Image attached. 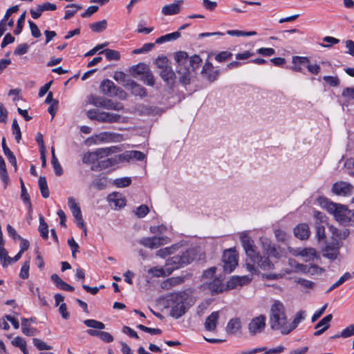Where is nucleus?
I'll list each match as a JSON object with an SVG mask.
<instances>
[{"mask_svg": "<svg viewBox=\"0 0 354 354\" xmlns=\"http://www.w3.org/2000/svg\"><path fill=\"white\" fill-rule=\"evenodd\" d=\"M118 149V148L114 146L111 147L100 148L93 152L95 154L97 159L99 160L108 156L109 154L116 153Z\"/></svg>", "mask_w": 354, "mask_h": 354, "instance_id": "nucleus-27", "label": "nucleus"}, {"mask_svg": "<svg viewBox=\"0 0 354 354\" xmlns=\"http://www.w3.org/2000/svg\"><path fill=\"white\" fill-rule=\"evenodd\" d=\"M241 328V322L239 318L231 319L225 328L229 335H235Z\"/></svg>", "mask_w": 354, "mask_h": 354, "instance_id": "nucleus-25", "label": "nucleus"}, {"mask_svg": "<svg viewBox=\"0 0 354 354\" xmlns=\"http://www.w3.org/2000/svg\"><path fill=\"white\" fill-rule=\"evenodd\" d=\"M193 273L191 271H185L178 276V284L192 280Z\"/></svg>", "mask_w": 354, "mask_h": 354, "instance_id": "nucleus-54", "label": "nucleus"}, {"mask_svg": "<svg viewBox=\"0 0 354 354\" xmlns=\"http://www.w3.org/2000/svg\"><path fill=\"white\" fill-rule=\"evenodd\" d=\"M11 343L14 346L19 348L24 354H28V351L26 349V342L24 338L19 336L16 337L12 340Z\"/></svg>", "mask_w": 354, "mask_h": 354, "instance_id": "nucleus-36", "label": "nucleus"}, {"mask_svg": "<svg viewBox=\"0 0 354 354\" xmlns=\"http://www.w3.org/2000/svg\"><path fill=\"white\" fill-rule=\"evenodd\" d=\"M242 246L246 254L245 267L251 274H259V269L262 270H270L274 269V264L268 257H262L256 251V245L254 241L247 234L241 235Z\"/></svg>", "mask_w": 354, "mask_h": 354, "instance_id": "nucleus-1", "label": "nucleus"}, {"mask_svg": "<svg viewBox=\"0 0 354 354\" xmlns=\"http://www.w3.org/2000/svg\"><path fill=\"white\" fill-rule=\"evenodd\" d=\"M51 163H52L53 167L54 169L55 174L58 176L62 175L63 169H62L57 157H54V158H52Z\"/></svg>", "mask_w": 354, "mask_h": 354, "instance_id": "nucleus-57", "label": "nucleus"}, {"mask_svg": "<svg viewBox=\"0 0 354 354\" xmlns=\"http://www.w3.org/2000/svg\"><path fill=\"white\" fill-rule=\"evenodd\" d=\"M292 62L294 66L291 67V69L295 72L301 73L303 67H306V64H309V58L307 57L293 56Z\"/></svg>", "mask_w": 354, "mask_h": 354, "instance_id": "nucleus-23", "label": "nucleus"}, {"mask_svg": "<svg viewBox=\"0 0 354 354\" xmlns=\"http://www.w3.org/2000/svg\"><path fill=\"white\" fill-rule=\"evenodd\" d=\"M202 62V59L198 55L189 57L187 53L178 51V80L184 85L190 83V73L195 71Z\"/></svg>", "mask_w": 354, "mask_h": 354, "instance_id": "nucleus-2", "label": "nucleus"}, {"mask_svg": "<svg viewBox=\"0 0 354 354\" xmlns=\"http://www.w3.org/2000/svg\"><path fill=\"white\" fill-rule=\"evenodd\" d=\"M131 183V179L129 177H124L117 178L114 180V184L118 187H128Z\"/></svg>", "mask_w": 354, "mask_h": 354, "instance_id": "nucleus-48", "label": "nucleus"}, {"mask_svg": "<svg viewBox=\"0 0 354 354\" xmlns=\"http://www.w3.org/2000/svg\"><path fill=\"white\" fill-rule=\"evenodd\" d=\"M84 323L87 327L92 328L104 329L105 328L104 323L95 319H86Z\"/></svg>", "mask_w": 354, "mask_h": 354, "instance_id": "nucleus-46", "label": "nucleus"}, {"mask_svg": "<svg viewBox=\"0 0 354 354\" xmlns=\"http://www.w3.org/2000/svg\"><path fill=\"white\" fill-rule=\"evenodd\" d=\"M68 204L70 207V209L72 212V214L75 218H79L82 216V212L80 209V207L75 202V199L73 197H69L68 199Z\"/></svg>", "mask_w": 354, "mask_h": 354, "instance_id": "nucleus-31", "label": "nucleus"}, {"mask_svg": "<svg viewBox=\"0 0 354 354\" xmlns=\"http://www.w3.org/2000/svg\"><path fill=\"white\" fill-rule=\"evenodd\" d=\"M176 250V246L175 244L172 245L171 247H166L165 248H162L157 251L156 255L165 258L168 255H170L173 253H174Z\"/></svg>", "mask_w": 354, "mask_h": 354, "instance_id": "nucleus-40", "label": "nucleus"}, {"mask_svg": "<svg viewBox=\"0 0 354 354\" xmlns=\"http://www.w3.org/2000/svg\"><path fill=\"white\" fill-rule=\"evenodd\" d=\"M323 80L326 84L333 87L338 86L340 83L339 79L337 76L326 75L323 77Z\"/></svg>", "mask_w": 354, "mask_h": 354, "instance_id": "nucleus-47", "label": "nucleus"}, {"mask_svg": "<svg viewBox=\"0 0 354 354\" xmlns=\"http://www.w3.org/2000/svg\"><path fill=\"white\" fill-rule=\"evenodd\" d=\"M29 319L27 318L21 319V331L22 333L27 336H33L35 335L37 333V330L35 328L30 327L28 322Z\"/></svg>", "mask_w": 354, "mask_h": 354, "instance_id": "nucleus-32", "label": "nucleus"}, {"mask_svg": "<svg viewBox=\"0 0 354 354\" xmlns=\"http://www.w3.org/2000/svg\"><path fill=\"white\" fill-rule=\"evenodd\" d=\"M321 205L326 209L328 213L333 214L335 219L343 225H348V218L350 211L345 205L335 203L325 197L318 199Z\"/></svg>", "mask_w": 354, "mask_h": 354, "instance_id": "nucleus-4", "label": "nucleus"}, {"mask_svg": "<svg viewBox=\"0 0 354 354\" xmlns=\"http://www.w3.org/2000/svg\"><path fill=\"white\" fill-rule=\"evenodd\" d=\"M28 24L30 26L32 35L35 38L41 37V34L37 26L32 21H28Z\"/></svg>", "mask_w": 354, "mask_h": 354, "instance_id": "nucleus-62", "label": "nucleus"}, {"mask_svg": "<svg viewBox=\"0 0 354 354\" xmlns=\"http://www.w3.org/2000/svg\"><path fill=\"white\" fill-rule=\"evenodd\" d=\"M202 286L204 288V289L208 290L212 295L221 293L225 290L221 280L217 277L214 278L212 281L208 283H203Z\"/></svg>", "mask_w": 354, "mask_h": 354, "instance_id": "nucleus-17", "label": "nucleus"}, {"mask_svg": "<svg viewBox=\"0 0 354 354\" xmlns=\"http://www.w3.org/2000/svg\"><path fill=\"white\" fill-rule=\"evenodd\" d=\"M87 117L100 122L105 123H123L125 118L113 112L100 111L98 109H91L86 113Z\"/></svg>", "mask_w": 354, "mask_h": 354, "instance_id": "nucleus-6", "label": "nucleus"}, {"mask_svg": "<svg viewBox=\"0 0 354 354\" xmlns=\"http://www.w3.org/2000/svg\"><path fill=\"white\" fill-rule=\"evenodd\" d=\"M149 212V209L147 205H142L139 206L135 211L136 215L139 218L145 217Z\"/></svg>", "mask_w": 354, "mask_h": 354, "instance_id": "nucleus-56", "label": "nucleus"}, {"mask_svg": "<svg viewBox=\"0 0 354 354\" xmlns=\"http://www.w3.org/2000/svg\"><path fill=\"white\" fill-rule=\"evenodd\" d=\"M0 259L2 262L3 267H6L12 263L11 257L8 256V252L3 246L0 247Z\"/></svg>", "mask_w": 354, "mask_h": 354, "instance_id": "nucleus-42", "label": "nucleus"}, {"mask_svg": "<svg viewBox=\"0 0 354 354\" xmlns=\"http://www.w3.org/2000/svg\"><path fill=\"white\" fill-rule=\"evenodd\" d=\"M307 272H308V273L311 275L321 274L324 272V269L317 265L313 264L309 266V268L308 269Z\"/></svg>", "mask_w": 354, "mask_h": 354, "instance_id": "nucleus-60", "label": "nucleus"}, {"mask_svg": "<svg viewBox=\"0 0 354 354\" xmlns=\"http://www.w3.org/2000/svg\"><path fill=\"white\" fill-rule=\"evenodd\" d=\"M340 244L337 239L333 240L331 243H328L323 251V256L330 261H334L339 254Z\"/></svg>", "mask_w": 354, "mask_h": 354, "instance_id": "nucleus-15", "label": "nucleus"}, {"mask_svg": "<svg viewBox=\"0 0 354 354\" xmlns=\"http://www.w3.org/2000/svg\"><path fill=\"white\" fill-rule=\"evenodd\" d=\"M127 86L131 90V93L135 96H139L143 98L147 95L146 88L134 81H131L128 83Z\"/></svg>", "mask_w": 354, "mask_h": 354, "instance_id": "nucleus-24", "label": "nucleus"}, {"mask_svg": "<svg viewBox=\"0 0 354 354\" xmlns=\"http://www.w3.org/2000/svg\"><path fill=\"white\" fill-rule=\"evenodd\" d=\"M39 225L38 227V230L40 233V236L44 240H47L48 238V225L46 223L43 216L41 214L39 215Z\"/></svg>", "mask_w": 354, "mask_h": 354, "instance_id": "nucleus-30", "label": "nucleus"}, {"mask_svg": "<svg viewBox=\"0 0 354 354\" xmlns=\"http://www.w3.org/2000/svg\"><path fill=\"white\" fill-rule=\"evenodd\" d=\"M257 52L263 56H272L275 54V50L272 48H260Z\"/></svg>", "mask_w": 354, "mask_h": 354, "instance_id": "nucleus-63", "label": "nucleus"}, {"mask_svg": "<svg viewBox=\"0 0 354 354\" xmlns=\"http://www.w3.org/2000/svg\"><path fill=\"white\" fill-rule=\"evenodd\" d=\"M91 104L97 107L103 108L108 110L122 111L124 106L121 102H113V100L104 97H94L92 98Z\"/></svg>", "mask_w": 354, "mask_h": 354, "instance_id": "nucleus-12", "label": "nucleus"}, {"mask_svg": "<svg viewBox=\"0 0 354 354\" xmlns=\"http://www.w3.org/2000/svg\"><path fill=\"white\" fill-rule=\"evenodd\" d=\"M248 279V276H234L231 278V279L227 281V288L229 289H233L237 286H242L243 283L242 282V279Z\"/></svg>", "mask_w": 354, "mask_h": 354, "instance_id": "nucleus-34", "label": "nucleus"}, {"mask_svg": "<svg viewBox=\"0 0 354 354\" xmlns=\"http://www.w3.org/2000/svg\"><path fill=\"white\" fill-rule=\"evenodd\" d=\"M299 254L305 258L306 261L313 260L317 255L316 250L314 248H304L300 250Z\"/></svg>", "mask_w": 354, "mask_h": 354, "instance_id": "nucleus-33", "label": "nucleus"}, {"mask_svg": "<svg viewBox=\"0 0 354 354\" xmlns=\"http://www.w3.org/2000/svg\"><path fill=\"white\" fill-rule=\"evenodd\" d=\"M205 259V253L201 252L198 248L193 247L184 249L178 247V269L189 265L195 259L204 262Z\"/></svg>", "mask_w": 354, "mask_h": 354, "instance_id": "nucleus-5", "label": "nucleus"}, {"mask_svg": "<svg viewBox=\"0 0 354 354\" xmlns=\"http://www.w3.org/2000/svg\"><path fill=\"white\" fill-rule=\"evenodd\" d=\"M39 187L41 191V194L42 196L45 198L49 197V190L47 185V181L46 178L44 176H40L39 178Z\"/></svg>", "mask_w": 354, "mask_h": 354, "instance_id": "nucleus-37", "label": "nucleus"}, {"mask_svg": "<svg viewBox=\"0 0 354 354\" xmlns=\"http://www.w3.org/2000/svg\"><path fill=\"white\" fill-rule=\"evenodd\" d=\"M89 26L93 32H101L106 28L107 21L106 20L103 19L102 21L91 24Z\"/></svg>", "mask_w": 354, "mask_h": 354, "instance_id": "nucleus-38", "label": "nucleus"}, {"mask_svg": "<svg viewBox=\"0 0 354 354\" xmlns=\"http://www.w3.org/2000/svg\"><path fill=\"white\" fill-rule=\"evenodd\" d=\"M66 8H74L73 10L68 9L65 11L64 19H71L78 10L82 9V6L75 3L69 4Z\"/></svg>", "mask_w": 354, "mask_h": 354, "instance_id": "nucleus-45", "label": "nucleus"}, {"mask_svg": "<svg viewBox=\"0 0 354 354\" xmlns=\"http://www.w3.org/2000/svg\"><path fill=\"white\" fill-rule=\"evenodd\" d=\"M108 201L115 208H122L126 205V200L122 194L113 192L108 196Z\"/></svg>", "mask_w": 354, "mask_h": 354, "instance_id": "nucleus-21", "label": "nucleus"}, {"mask_svg": "<svg viewBox=\"0 0 354 354\" xmlns=\"http://www.w3.org/2000/svg\"><path fill=\"white\" fill-rule=\"evenodd\" d=\"M100 53L104 54L106 58L109 61L118 60L120 57V53L118 51L109 48L102 50L100 52Z\"/></svg>", "mask_w": 354, "mask_h": 354, "instance_id": "nucleus-43", "label": "nucleus"}, {"mask_svg": "<svg viewBox=\"0 0 354 354\" xmlns=\"http://www.w3.org/2000/svg\"><path fill=\"white\" fill-rule=\"evenodd\" d=\"M304 312L302 310L299 311L293 319V321L291 322V324L289 326L286 325V328L283 329L282 331L283 335H288L290 332H292L294 329H295L298 324L300 323V322L304 319Z\"/></svg>", "mask_w": 354, "mask_h": 354, "instance_id": "nucleus-26", "label": "nucleus"}, {"mask_svg": "<svg viewBox=\"0 0 354 354\" xmlns=\"http://www.w3.org/2000/svg\"><path fill=\"white\" fill-rule=\"evenodd\" d=\"M354 335V324H351L344 328L341 333L340 335L343 338H348Z\"/></svg>", "mask_w": 354, "mask_h": 354, "instance_id": "nucleus-59", "label": "nucleus"}, {"mask_svg": "<svg viewBox=\"0 0 354 354\" xmlns=\"http://www.w3.org/2000/svg\"><path fill=\"white\" fill-rule=\"evenodd\" d=\"M130 73L134 77H140L144 84L153 86L155 84L153 75L149 68L145 63H139L133 65L130 68Z\"/></svg>", "mask_w": 354, "mask_h": 354, "instance_id": "nucleus-9", "label": "nucleus"}, {"mask_svg": "<svg viewBox=\"0 0 354 354\" xmlns=\"http://www.w3.org/2000/svg\"><path fill=\"white\" fill-rule=\"evenodd\" d=\"M177 300V294L174 293L171 294L168 298L167 299V307H170V315L177 318V304H176V301Z\"/></svg>", "mask_w": 354, "mask_h": 354, "instance_id": "nucleus-29", "label": "nucleus"}, {"mask_svg": "<svg viewBox=\"0 0 354 354\" xmlns=\"http://www.w3.org/2000/svg\"><path fill=\"white\" fill-rule=\"evenodd\" d=\"M201 73L209 82H214L216 80L219 74V71L218 70L214 69V67L211 62H206L203 65Z\"/></svg>", "mask_w": 354, "mask_h": 354, "instance_id": "nucleus-19", "label": "nucleus"}, {"mask_svg": "<svg viewBox=\"0 0 354 354\" xmlns=\"http://www.w3.org/2000/svg\"><path fill=\"white\" fill-rule=\"evenodd\" d=\"M170 239L167 236H152L144 237L139 241V243L146 248L155 249L168 243Z\"/></svg>", "mask_w": 354, "mask_h": 354, "instance_id": "nucleus-13", "label": "nucleus"}, {"mask_svg": "<svg viewBox=\"0 0 354 354\" xmlns=\"http://www.w3.org/2000/svg\"><path fill=\"white\" fill-rule=\"evenodd\" d=\"M118 160V163L123 161H129L132 159V151H127L122 154L115 156Z\"/></svg>", "mask_w": 354, "mask_h": 354, "instance_id": "nucleus-58", "label": "nucleus"}, {"mask_svg": "<svg viewBox=\"0 0 354 354\" xmlns=\"http://www.w3.org/2000/svg\"><path fill=\"white\" fill-rule=\"evenodd\" d=\"M269 322L272 330H281V333L283 329L286 328L287 317L285 308L279 301H275L271 306Z\"/></svg>", "mask_w": 354, "mask_h": 354, "instance_id": "nucleus-3", "label": "nucleus"}, {"mask_svg": "<svg viewBox=\"0 0 354 354\" xmlns=\"http://www.w3.org/2000/svg\"><path fill=\"white\" fill-rule=\"evenodd\" d=\"M266 317L263 315L253 318L248 324V330L251 335L261 333L266 326Z\"/></svg>", "mask_w": 354, "mask_h": 354, "instance_id": "nucleus-16", "label": "nucleus"}, {"mask_svg": "<svg viewBox=\"0 0 354 354\" xmlns=\"http://www.w3.org/2000/svg\"><path fill=\"white\" fill-rule=\"evenodd\" d=\"M293 232L295 236L301 240L308 239L310 234L309 227L306 223H300L297 225L294 228Z\"/></svg>", "mask_w": 354, "mask_h": 354, "instance_id": "nucleus-20", "label": "nucleus"}, {"mask_svg": "<svg viewBox=\"0 0 354 354\" xmlns=\"http://www.w3.org/2000/svg\"><path fill=\"white\" fill-rule=\"evenodd\" d=\"M97 160L95 157V154L94 152H87L86 153L82 158V162L84 164H93V162H96Z\"/></svg>", "mask_w": 354, "mask_h": 354, "instance_id": "nucleus-52", "label": "nucleus"}, {"mask_svg": "<svg viewBox=\"0 0 354 354\" xmlns=\"http://www.w3.org/2000/svg\"><path fill=\"white\" fill-rule=\"evenodd\" d=\"M328 227L333 235V240L337 239L339 241L340 239H345L350 234L349 230L348 229L341 231L333 225H330Z\"/></svg>", "mask_w": 354, "mask_h": 354, "instance_id": "nucleus-28", "label": "nucleus"}, {"mask_svg": "<svg viewBox=\"0 0 354 354\" xmlns=\"http://www.w3.org/2000/svg\"><path fill=\"white\" fill-rule=\"evenodd\" d=\"M25 19H26V12H23L21 15V16L19 17V18L18 19L17 27H16L15 30H14V33L15 35H17L21 32L23 27H24V24L25 22Z\"/></svg>", "mask_w": 354, "mask_h": 354, "instance_id": "nucleus-51", "label": "nucleus"}, {"mask_svg": "<svg viewBox=\"0 0 354 354\" xmlns=\"http://www.w3.org/2000/svg\"><path fill=\"white\" fill-rule=\"evenodd\" d=\"M353 186L344 181H338L333 184L332 192L338 196H347L353 194Z\"/></svg>", "mask_w": 354, "mask_h": 354, "instance_id": "nucleus-14", "label": "nucleus"}, {"mask_svg": "<svg viewBox=\"0 0 354 354\" xmlns=\"http://www.w3.org/2000/svg\"><path fill=\"white\" fill-rule=\"evenodd\" d=\"M232 53L229 51H221L215 57V59L218 62H222L231 59Z\"/></svg>", "mask_w": 354, "mask_h": 354, "instance_id": "nucleus-53", "label": "nucleus"}, {"mask_svg": "<svg viewBox=\"0 0 354 354\" xmlns=\"http://www.w3.org/2000/svg\"><path fill=\"white\" fill-rule=\"evenodd\" d=\"M315 229H316V237H317L318 241L325 240L326 238V232H325V227L321 222H316Z\"/></svg>", "mask_w": 354, "mask_h": 354, "instance_id": "nucleus-39", "label": "nucleus"}, {"mask_svg": "<svg viewBox=\"0 0 354 354\" xmlns=\"http://www.w3.org/2000/svg\"><path fill=\"white\" fill-rule=\"evenodd\" d=\"M162 13L165 16L177 14V1L176 0L171 4L164 6L162 8Z\"/></svg>", "mask_w": 354, "mask_h": 354, "instance_id": "nucleus-35", "label": "nucleus"}, {"mask_svg": "<svg viewBox=\"0 0 354 354\" xmlns=\"http://www.w3.org/2000/svg\"><path fill=\"white\" fill-rule=\"evenodd\" d=\"M156 64L160 69V75L162 79L166 82V84L173 87L176 74L171 68L170 62L166 57H158L156 59Z\"/></svg>", "mask_w": 354, "mask_h": 354, "instance_id": "nucleus-8", "label": "nucleus"}, {"mask_svg": "<svg viewBox=\"0 0 354 354\" xmlns=\"http://www.w3.org/2000/svg\"><path fill=\"white\" fill-rule=\"evenodd\" d=\"M100 88L101 92L107 96H118L120 99L126 98V93L120 87L116 86L111 80H103L100 84Z\"/></svg>", "mask_w": 354, "mask_h": 354, "instance_id": "nucleus-10", "label": "nucleus"}, {"mask_svg": "<svg viewBox=\"0 0 354 354\" xmlns=\"http://www.w3.org/2000/svg\"><path fill=\"white\" fill-rule=\"evenodd\" d=\"M333 319V315L332 314H329L328 315H326V317H324V318H322L315 326V328L316 329H318L320 327L322 326H328V328L330 327V324L329 322L332 320Z\"/></svg>", "mask_w": 354, "mask_h": 354, "instance_id": "nucleus-55", "label": "nucleus"}, {"mask_svg": "<svg viewBox=\"0 0 354 354\" xmlns=\"http://www.w3.org/2000/svg\"><path fill=\"white\" fill-rule=\"evenodd\" d=\"M20 184H21V197L24 203H30V197L28 195V193L27 192V190L25 187L24 181L21 179L20 180Z\"/></svg>", "mask_w": 354, "mask_h": 354, "instance_id": "nucleus-61", "label": "nucleus"}, {"mask_svg": "<svg viewBox=\"0 0 354 354\" xmlns=\"http://www.w3.org/2000/svg\"><path fill=\"white\" fill-rule=\"evenodd\" d=\"M4 154L7 157L9 162L14 167L15 171H16L17 168V160L13 153L9 150L5 152Z\"/></svg>", "mask_w": 354, "mask_h": 354, "instance_id": "nucleus-64", "label": "nucleus"}, {"mask_svg": "<svg viewBox=\"0 0 354 354\" xmlns=\"http://www.w3.org/2000/svg\"><path fill=\"white\" fill-rule=\"evenodd\" d=\"M91 185L97 190L104 189L107 187L106 178L105 177L97 178L92 182Z\"/></svg>", "mask_w": 354, "mask_h": 354, "instance_id": "nucleus-41", "label": "nucleus"}, {"mask_svg": "<svg viewBox=\"0 0 354 354\" xmlns=\"http://www.w3.org/2000/svg\"><path fill=\"white\" fill-rule=\"evenodd\" d=\"M219 312H212L205 319V328L208 331H214L218 323Z\"/></svg>", "mask_w": 354, "mask_h": 354, "instance_id": "nucleus-22", "label": "nucleus"}, {"mask_svg": "<svg viewBox=\"0 0 354 354\" xmlns=\"http://www.w3.org/2000/svg\"><path fill=\"white\" fill-rule=\"evenodd\" d=\"M176 39H177V31L158 37L156 40V44H162L170 41H175Z\"/></svg>", "mask_w": 354, "mask_h": 354, "instance_id": "nucleus-44", "label": "nucleus"}, {"mask_svg": "<svg viewBox=\"0 0 354 354\" xmlns=\"http://www.w3.org/2000/svg\"><path fill=\"white\" fill-rule=\"evenodd\" d=\"M194 294L195 289L192 287L178 292V318L185 315L194 305L196 300Z\"/></svg>", "mask_w": 354, "mask_h": 354, "instance_id": "nucleus-7", "label": "nucleus"}, {"mask_svg": "<svg viewBox=\"0 0 354 354\" xmlns=\"http://www.w3.org/2000/svg\"><path fill=\"white\" fill-rule=\"evenodd\" d=\"M118 163L117 158H109L104 160H97L96 162H93L91 165V169L95 171H100L103 169L111 167Z\"/></svg>", "mask_w": 354, "mask_h": 354, "instance_id": "nucleus-18", "label": "nucleus"}, {"mask_svg": "<svg viewBox=\"0 0 354 354\" xmlns=\"http://www.w3.org/2000/svg\"><path fill=\"white\" fill-rule=\"evenodd\" d=\"M223 268L225 273L232 272L238 265V257L236 251L232 249L224 251L222 257Z\"/></svg>", "mask_w": 354, "mask_h": 354, "instance_id": "nucleus-11", "label": "nucleus"}, {"mask_svg": "<svg viewBox=\"0 0 354 354\" xmlns=\"http://www.w3.org/2000/svg\"><path fill=\"white\" fill-rule=\"evenodd\" d=\"M33 344L39 351L42 350H51L52 346L47 345L44 342L38 338H34L32 339Z\"/></svg>", "mask_w": 354, "mask_h": 354, "instance_id": "nucleus-49", "label": "nucleus"}, {"mask_svg": "<svg viewBox=\"0 0 354 354\" xmlns=\"http://www.w3.org/2000/svg\"><path fill=\"white\" fill-rule=\"evenodd\" d=\"M30 261H26L22 265L21 272L19 273L20 278L26 279L29 277Z\"/></svg>", "mask_w": 354, "mask_h": 354, "instance_id": "nucleus-50", "label": "nucleus"}]
</instances>
